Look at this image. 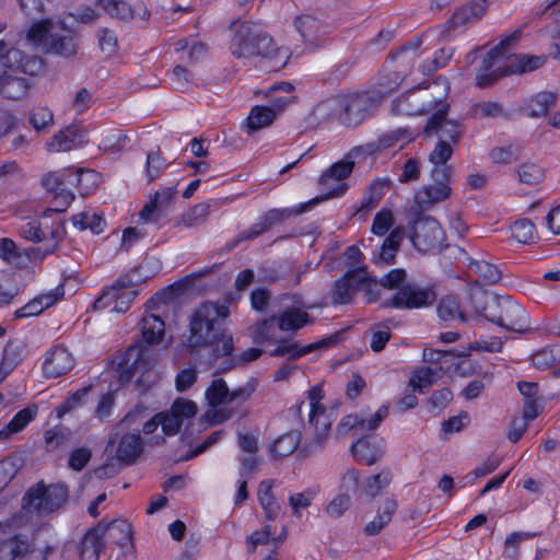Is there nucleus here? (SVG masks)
Returning a JSON list of instances; mask_svg holds the SVG:
<instances>
[{
    "instance_id": "nucleus-1",
    "label": "nucleus",
    "mask_w": 560,
    "mask_h": 560,
    "mask_svg": "<svg viewBox=\"0 0 560 560\" xmlns=\"http://www.w3.org/2000/svg\"><path fill=\"white\" fill-rule=\"evenodd\" d=\"M229 316V307L212 302L200 304L189 317L185 346L192 352L210 349L213 358L230 355L233 351L232 334L220 328V322Z\"/></svg>"
},
{
    "instance_id": "nucleus-2",
    "label": "nucleus",
    "mask_w": 560,
    "mask_h": 560,
    "mask_svg": "<svg viewBox=\"0 0 560 560\" xmlns=\"http://www.w3.org/2000/svg\"><path fill=\"white\" fill-rule=\"evenodd\" d=\"M518 38L513 33L493 47L482 60V66L476 74V84L487 86L499 78L510 74H523L540 68L545 58L532 55H516L509 49L510 45Z\"/></svg>"
},
{
    "instance_id": "nucleus-3",
    "label": "nucleus",
    "mask_w": 560,
    "mask_h": 560,
    "mask_svg": "<svg viewBox=\"0 0 560 560\" xmlns=\"http://www.w3.org/2000/svg\"><path fill=\"white\" fill-rule=\"evenodd\" d=\"M231 52L236 58L258 56L271 71L285 67L290 58L288 47L277 45L269 35L248 22L237 26L231 43Z\"/></svg>"
},
{
    "instance_id": "nucleus-4",
    "label": "nucleus",
    "mask_w": 560,
    "mask_h": 560,
    "mask_svg": "<svg viewBox=\"0 0 560 560\" xmlns=\"http://www.w3.org/2000/svg\"><path fill=\"white\" fill-rule=\"evenodd\" d=\"M40 67V59L24 56L20 49L0 39V96L10 100L25 97L30 83L19 74L33 75Z\"/></svg>"
},
{
    "instance_id": "nucleus-5",
    "label": "nucleus",
    "mask_w": 560,
    "mask_h": 560,
    "mask_svg": "<svg viewBox=\"0 0 560 560\" xmlns=\"http://www.w3.org/2000/svg\"><path fill=\"white\" fill-rule=\"evenodd\" d=\"M474 313L508 330L523 332L528 329L524 308L508 295H495L481 288L470 290Z\"/></svg>"
},
{
    "instance_id": "nucleus-6",
    "label": "nucleus",
    "mask_w": 560,
    "mask_h": 560,
    "mask_svg": "<svg viewBox=\"0 0 560 560\" xmlns=\"http://www.w3.org/2000/svg\"><path fill=\"white\" fill-rule=\"evenodd\" d=\"M20 235L31 242L42 243L31 249V255L35 259H43L52 254L58 243L65 236V224L55 210L46 211L40 218L23 222L19 229Z\"/></svg>"
},
{
    "instance_id": "nucleus-7",
    "label": "nucleus",
    "mask_w": 560,
    "mask_h": 560,
    "mask_svg": "<svg viewBox=\"0 0 560 560\" xmlns=\"http://www.w3.org/2000/svg\"><path fill=\"white\" fill-rule=\"evenodd\" d=\"M254 392L255 385L250 382L231 390L224 380H213L205 392L206 400L211 407L206 413L207 420L211 424L230 420L234 416V408L226 406L234 405V407H238L243 405Z\"/></svg>"
},
{
    "instance_id": "nucleus-8",
    "label": "nucleus",
    "mask_w": 560,
    "mask_h": 560,
    "mask_svg": "<svg viewBox=\"0 0 560 560\" xmlns=\"http://www.w3.org/2000/svg\"><path fill=\"white\" fill-rule=\"evenodd\" d=\"M27 43L46 54H55L65 58L72 57L78 51V43L63 25L51 19L32 24L26 33Z\"/></svg>"
},
{
    "instance_id": "nucleus-9",
    "label": "nucleus",
    "mask_w": 560,
    "mask_h": 560,
    "mask_svg": "<svg viewBox=\"0 0 560 560\" xmlns=\"http://www.w3.org/2000/svg\"><path fill=\"white\" fill-rule=\"evenodd\" d=\"M69 489L63 482L46 485L43 480L30 487L22 498V506L30 513L47 516L67 503Z\"/></svg>"
},
{
    "instance_id": "nucleus-10",
    "label": "nucleus",
    "mask_w": 560,
    "mask_h": 560,
    "mask_svg": "<svg viewBox=\"0 0 560 560\" xmlns=\"http://www.w3.org/2000/svg\"><path fill=\"white\" fill-rule=\"evenodd\" d=\"M371 154H373L371 145L357 147L349 151L341 161L334 163L319 179V188L325 198L342 195L347 189L346 179L351 174L355 162Z\"/></svg>"
},
{
    "instance_id": "nucleus-11",
    "label": "nucleus",
    "mask_w": 560,
    "mask_h": 560,
    "mask_svg": "<svg viewBox=\"0 0 560 560\" xmlns=\"http://www.w3.org/2000/svg\"><path fill=\"white\" fill-rule=\"evenodd\" d=\"M296 31L302 36L306 47L317 49L324 46L328 35L335 30L332 21L322 14L304 13L294 21Z\"/></svg>"
},
{
    "instance_id": "nucleus-12",
    "label": "nucleus",
    "mask_w": 560,
    "mask_h": 560,
    "mask_svg": "<svg viewBox=\"0 0 560 560\" xmlns=\"http://www.w3.org/2000/svg\"><path fill=\"white\" fill-rule=\"evenodd\" d=\"M137 295L138 290L135 287L117 280L103 290L93 306L95 310L109 308V312L125 313Z\"/></svg>"
},
{
    "instance_id": "nucleus-13",
    "label": "nucleus",
    "mask_w": 560,
    "mask_h": 560,
    "mask_svg": "<svg viewBox=\"0 0 560 560\" xmlns=\"http://www.w3.org/2000/svg\"><path fill=\"white\" fill-rule=\"evenodd\" d=\"M434 109L435 112L428 120L424 131L436 136L440 142H450L452 145L458 142L463 135V128L457 120L447 117V105L438 102Z\"/></svg>"
},
{
    "instance_id": "nucleus-14",
    "label": "nucleus",
    "mask_w": 560,
    "mask_h": 560,
    "mask_svg": "<svg viewBox=\"0 0 560 560\" xmlns=\"http://www.w3.org/2000/svg\"><path fill=\"white\" fill-rule=\"evenodd\" d=\"M411 241L418 249L429 250L442 245L444 231L434 218H420L413 225Z\"/></svg>"
},
{
    "instance_id": "nucleus-15",
    "label": "nucleus",
    "mask_w": 560,
    "mask_h": 560,
    "mask_svg": "<svg viewBox=\"0 0 560 560\" xmlns=\"http://www.w3.org/2000/svg\"><path fill=\"white\" fill-rule=\"evenodd\" d=\"M438 106V101L429 100L427 93L411 91L393 101L392 113L397 116H416L425 114Z\"/></svg>"
},
{
    "instance_id": "nucleus-16",
    "label": "nucleus",
    "mask_w": 560,
    "mask_h": 560,
    "mask_svg": "<svg viewBox=\"0 0 560 560\" xmlns=\"http://www.w3.org/2000/svg\"><path fill=\"white\" fill-rule=\"evenodd\" d=\"M183 422L170 411L156 413L143 425L144 435L149 436L148 442L159 444L166 435H175L179 432Z\"/></svg>"
},
{
    "instance_id": "nucleus-17",
    "label": "nucleus",
    "mask_w": 560,
    "mask_h": 560,
    "mask_svg": "<svg viewBox=\"0 0 560 560\" xmlns=\"http://www.w3.org/2000/svg\"><path fill=\"white\" fill-rule=\"evenodd\" d=\"M435 300L431 288L409 284L402 287L392 299V306L397 308L425 307Z\"/></svg>"
},
{
    "instance_id": "nucleus-18",
    "label": "nucleus",
    "mask_w": 560,
    "mask_h": 560,
    "mask_svg": "<svg viewBox=\"0 0 560 560\" xmlns=\"http://www.w3.org/2000/svg\"><path fill=\"white\" fill-rule=\"evenodd\" d=\"M283 311L277 316L278 328L282 331H296L311 322L310 315L301 301L285 296Z\"/></svg>"
},
{
    "instance_id": "nucleus-19",
    "label": "nucleus",
    "mask_w": 560,
    "mask_h": 560,
    "mask_svg": "<svg viewBox=\"0 0 560 560\" xmlns=\"http://www.w3.org/2000/svg\"><path fill=\"white\" fill-rule=\"evenodd\" d=\"M71 168L48 173L43 177V186L56 199L60 211L61 208L68 207L73 200V194L68 188V178Z\"/></svg>"
},
{
    "instance_id": "nucleus-20",
    "label": "nucleus",
    "mask_w": 560,
    "mask_h": 560,
    "mask_svg": "<svg viewBox=\"0 0 560 560\" xmlns=\"http://www.w3.org/2000/svg\"><path fill=\"white\" fill-rule=\"evenodd\" d=\"M65 291L62 287H56L48 291L42 292L28 301L25 305L18 308L13 313L15 319L30 318L40 315L45 310L51 307L62 299Z\"/></svg>"
},
{
    "instance_id": "nucleus-21",
    "label": "nucleus",
    "mask_w": 560,
    "mask_h": 560,
    "mask_svg": "<svg viewBox=\"0 0 560 560\" xmlns=\"http://www.w3.org/2000/svg\"><path fill=\"white\" fill-rule=\"evenodd\" d=\"M486 10V0H474L466 5H463L453 14L447 27L442 32V37L447 40L452 39L453 34L451 28L456 31L478 21L485 14Z\"/></svg>"
},
{
    "instance_id": "nucleus-22",
    "label": "nucleus",
    "mask_w": 560,
    "mask_h": 560,
    "mask_svg": "<svg viewBox=\"0 0 560 560\" xmlns=\"http://www.w3.org/2000/svg\"><path fill=\"white\" fill-rule=\"evenodd\" d=\"M365 96L362 94L336 97L323 103L318 110L331 109L335 117L342 118L346 115L349 120H358L362 117Z\"/></svg>"
},
{
    "instance_id": "nucleus-23",
    "label": "nucleus",
    "mask_w": 560,
    "mask_h": 560,
    "mask_svg": "<svg viewBox=\"0 0 560 560\" xmlns=\"http://www.w3.org/2000/svg\"><path fill=\"white\" fill-rule=\"evenodd\" d=\"M162 313L160 306L147 305L140 325L142 338L148 345H156L163 340L165 324L162 319Z\"/></svg>"
},
{
    "instance_id": "nucleus-24",
    "label": "nucleus",
    "mask_w": 560,
    "mask_h": 560,
    "mask_svg": "<svg viewBox=\"0 0 560 560\" xmlns=\"http://www.w3.org/2000/svg\"><path fill=\"white\" fill-rule=\"evenodd\" d=\"M175 195V186L160 188L154 194L153 199L140 211V220H142L144 223H156L161 218L165 215V212Z\"/></svg>"
},
{
    "instance_id": "nucleus-25",
    "label": "nucleus",
    "mask_w": 560,
    "mask_h": 560,
    "mask_svg": "<svg viewBox=\"0 0 560 560\" xmlns=\"http://www.w3.org/2000/svg\"><path fill=\"white\" fill-rule=\"evenodd\" d=\"M74 366V359L67 348L57 346L47 352L43 370L47 377L67 374Z\"/></svg>"
},
{
    "instance_id": "nucleus-26",
    "label": "nucleus",
    "mask_w": 560,
    "mask_h": 560,
    "mask_svg": "<svg viewBox=\"0 0 560 560\" xmlns=\"http://www.w3.org/2000/svg\"><path fill=\"white\" fill-rule=\"evenodd\" d=\"M438 315L444 322H468L474 315L471 300L469 306L460 305L455 296L446 295L442 298L438 304Z\"/></svg>"
},
{
    "instance_id": "nucleus-27",
    "label": "nucleus",
    "mask_w": 560,
    "mask_h": 560,
    "mask_svg": "<svg viewBox=\"0 0 560 560\" xmlns=\"http://www.w3.org/2000/svg\"><path fill=\"white\" fill-rule=\"evenodd\" d=\"M34 550V544L25 534H16L0 540V560L23 558Z\"/></svg>"
},
{
    "instance_id": "nucleus-28",
    "label": "nucleus",
    "mask_w": 560,
    "mask_h": 560,
    "mask_svg": "<svg viewBox=\"0 0 560 560\" xmlns=\"http://www.w3.org/2000/svg\"><path fill=\"white\" fill-rule=\"evenodd\" d=\"M96 527H102V540L114 547H119L127 541L132 540L131 524L125 520H115L108 524L100 523Z\"/></svg>"
},
{
    "instance_id": "nucleus-29",
    "label": "nucleus",
    "mask_w": 560,
    "mask_h": 560,
    "mask_svg": "<svg viewBox=\"0 0 560 560\" xmlns=\"http://www.w3.org/2000/svg\"><path fill=\"white\" fill-rule=\"evenodd\" d=\"M453 147L450 142H438L434 149L429 154V161L433 165L432 176L435 180L440 178L446 179L450 175L451 168L446 165L452 156Z\"/></svg>"
},
{
    "instance_id": "nucleus-30",
    "label": "nucleus",
    "mask_w": 560,
    "mask_h": 560,
    "mask_svg": "<svg viewBox=\"0 0 560 560\" xmlns=\"http://www.w3.org/2000/svg\"><path fill=\"white\" fill-rule=\"evenodd\" d=\"M397 508L398 503L395 499L388 498L384 500L378 508L374 520L364 526V534L368 536H376L380 534L382 529L390 523Z\"/></svg>"
},
{
    "instance_id": "nucleus-31",
    "label": "nucleus",
    "mask_w": 560,
    "mask_h": 560,
    "mask_svg": "<svg viewBox=\"0 0 560 560\" xmlns=\"http://www.w3.org/2000/svg\"><path fill=\"white\" fill-rule=\"evenodd\" d=\"M404 237V230L395 228L390 231L389 235L384 240L378 252L373 254L372 260L374 264H393L395 255Z\"/></svg>"
},
{
    "instance_id": "nucleus-32",
    "label": "nucleus",
    "mask_w": 560,
    "mask_h": 560,
    "mask_svg": "<svg viewBox=\"0 0 560 560\" xmlns=\"http://www.w3.org/2000/svg\"><path fill=\"white\" fill-rule=\"evenodd\" d=\"M105 550V541L102 540V527H94L86 532L81 540L80 560H98Z\"/></svg>"
},
{
    "instance_id": "nucleus-33",
    "label": "nucleus",
    "mask_w": 560,
    "mask_h": 560,
    "mask_svg": "<svg viewBox=\"0 0 560 560\" xmlns=\"http://www.w3.org/2000/svg\"><path fill=\"white\" fill-rule=\"evenodd\" d=\"M283 212L284 211L277 209L270 210L265 217H262L258 222L253 224L248 230L241 232L231 244V247L236 246L241 242L257 237L258 235L267 231L273 222L281 220L283 218Z\"/></svg>"
},
{
    "instance_id": "nucleus-34",
    "label": "nucleus",
    "mask_w": 560,
    "mask_h": 560,
    "mask_svg": "<svg viewBox=\"0 0 560 560\" xmlns=\"http://www.w3.org/2000/svg\"><path fill=\"white\" fill-rule=\"evenodd\" d=\"M37 406L32 405L20 410L2 429L0 440H7L13 434L21 432L37 415Z\"/></svg>"
},
{
    "instance_id": "nucleus-35",
    "label": "nucleus",
    "mask_w": 560,
    "mask_h": 560,
    "mask_svg": "<svg viewBox=\"0 0 560 560\" xmlns=\"http://www.w3.org/2000/svg\"><path fill=\"white\" fill-rule=\"evenodd\" d=\"M451 191L448 184L439 182L418 190L415 198L421 207H428L447 199Z\"/></svg>"
},
{
    "instance_id": "nucleus-36",
    "label": "nucleus",
    "mask_w": 560,
    "mask_h": 560,
    "mask_svg": "<svg viewBox=\"0 0 560 560\" xmlns=\"http://www.w3.org/2000/svg\"><path fill=\"white\" fill-rule=\"evenodd\" d=\"M279 345L270 352L272 357H287L289 359H299L310 352H313L327 345L326 340L312 342L305 346H300L296 342L285 343L278 342Z\"/></svg>"
},
{
    "instance_id": "nucleus-37",
    "label": "nucleus",
    "mask_w": 560,
    "mask_h": 560,
    "mask_svg": "<svg viewBox=\"0 0 560 560\" xmlns=\"http://www.w3.org/2000/svg\"><path fill=\"white\" fill-rule=\"evenodd\" d=\"M78 129L67 127L56 133L47 143L46 148L49 152H67L79 145Z\"/></svg>"
},
{
    "instance_id": "nucleus-38",
    "label": "nucleus",
    "mask_w": 560,
    "mask_h": 560,
    "mask_svg": "<svg viewBox=\"0 0 560 560\" xmlns=\"http://www.w3.org/2000/svg\"><path fill=\"white\" fill-rule=\"evenodd\" d=\"M558 95L550 92H540L526 101L525 109L530 117H541L549 108L556 106Z\"/></svg>"
},
{
    "instance_id": "nucleus-39",
    "label": "nucleus",
    "mask_w": 560,
    "mask_h": 560,
    "mask_svg": "<svg viewBox=\"0 0 560 560\" xmlns=\"http://www.w3.org/2000/svg\"><path fill=\"white\" fill-rule=\"evenodd\" d=\"M275 120V112L267 106H254L244 124V128L248 135L268 127Z\"/></svg>"
},
{
    "instance_id": "nucleus-40",
    "label": "nucleus",
    "mask_w": 560,
    "mask_h": 560,
    "mask_svg": "<svg viewBox=\"0 0 560 560\" xmlns=\"http://www.w3.org/2000/svg\"><path fill=\"white\" fill-rule=\"evenodd\" d=\"M72 223L79 230H90L94 234H100L106 226L104 217L93 210H85L72 217Z\"/></svg>"
},
{
    "instance_id": "nucleus-41",
    "label": "nucleus",
    "mask_w": 560,
    "mask_h": 560,
    "mask_svg": "<svg viewBox=\"0 0 560 560\" xmlns=\"http://www.w3.org/2000/svg\"><path fill=\"white\" fill-rule=\"evenodd\" d=\"M139 457H107L105 464L96 467L94 474L98 479L110 478L122 468L135 465Z\"/></svg>"
},
{
    "instance_id": "nucleus-42",
    "label": "nucleus",
    "mask_w": 560,
    "mask_h": 560,
    "mask_svg": "<svg viewBox=\"0 0 560 560\" xmlns=\"http://www.w3.org/2000/svg\"><path fill=\"white\" fill-rule=\"evenodd\" d=\"M440 374L441 369L420 368L411 374L408 386L413 390L422 392L433 385L440 377Z\"/></svg>"
},
{
    "instance_id": "nucleus-43",
    "label": "nucleus",
    "mask_w": 560,
    "mask_h": 560,
    "mask_svg": "<svg viewBox=\"0 0 560 560\" xmlns=\"http://www.w3.org/2000/svg\"><path fill=\"white\" fill-rule=\"evenodd\" d=\"M129 141V137L122 130L110 129L104 132L98 148L103 151L116 153L124 150Z\"/></svg>"
},
{
    "instance_id": "nucleus-44",
    "label": "nucleus",
    "mask_w": 560,
    "mask_h": 560,
    "mask_svg": "<svg viewBox=\"0 0 560 560\" xmlns=\"http://www.w3.org/2000/svg\"><path fill=\"white\" fill-rule=\"evenodd\" d=\"M68 183L70 185H78L80 192L88 195L98 184V174L93 171H74L71 168Z\"/></svg>"
},
{
    "instance_id": "nucleus-45",
    "label": "nucleus",
    "mask_w": 560,
    "mask_h": 560,
    "mask_svg": "<svg viewBox=\"0 0 560 560\" xmlns=\"http://www.w3.org/2000/svg\"><path fill=\"white\" fill-rule=\"evenodd\" d=\"M140 354L142 353L137 348L128 349L125 358L126 368L120 366L118 372L121 383L129 382L136 373L143 370L144 365L143 362L139 359Z\"/></svg>"
},
{
    "instance_id": "nucleus-46",
    "label": "nucleus",
    "mask_w": 560,
    "mask_h": 560,
    "mask_svg": "<svg viewBox=\"0 0 560 560\" xmlns=\"http://www.w3.org/2000/svg\"><path fill=\"white\" fill-rule=\"evenodd\" d=\"M300 443V434L298 432H290L280 435L270 445L269 451L272 455H292Z\"/></svg>"
},
{
    "instance_id": "nucleus-47",
    "label": "nucleus",
    "mask_w": 560,
    "mask_h": 560,
    "mask_svg": "<svg viewBox=\"0 0 560 560\" xmlns=\"http://www.w3.org/2000/svg\"><path fill=\"white\" fill-rule=\"evenodd\" d=\"M536 533L532 532H513L504 541L502 557L504 560H517L520 557L518 545L525 539H532Z\"/></svg>"
},
{
    "instance_id": "nucleus-48",
    "label": "nucleus",
    "mask_w": 560,
    "mask_h": 560,
    "mask_svg": "<svg viewBox=\"0 0 560 560\" xmlns=\"http://www.w3.org/2000/svg\"><path fill=\"white\" fill-rule=\"evenodd\" d=\"M258 501L266 513V517L270 521L275 520L279 512V506L275 502L273 495L271 493L270 481L262 480L260 482L258 488Z\"/></svg>"
},
{
    "instance_id": "nucleus-49",
    "label": "nucleus",
    "mask_w": 560,
    "mask_h": 560,
    "mask_svg": "<svg viewBox=\"0 0 560 560\" xmlns=\"http://www.w3.org/2000/svg\"><path fill=\"white\" fill-rule=\"evenodd\" d=\"M512 237L521 244H530L536 240L535 225L528 219H520L511 226Z\"/></svg>"
},
{
    "instance_id": "nucleus-50",
    "label": "nucleus",
    "mask_w": 560,
    "mask_h": 560,
    "mask_svg": "<svg viewBox=\"0 0 560 560\" xmlns=\"http://www.w3.org/2000/svg\"><path fill=\"white\" fill-rule=\"evenodd\" d=\"M351 504L350 494L340 492L327 503L324 513L328 517L336 520L341 517L350 509Z\"/></svg>"
},
{
    "instance_id": "nucleus-51",
    "label": "nucleus",
    "mask_w": 560,
    "mask_h": 560,
    "mask_svg": "<svg viewBox=\"0 0 560 560\" xmlns=\"http://www.w3.org/2000/svg\"><path fill=\"white\" fill-rule=\"evenodd\" d=\"M308 423L314 427L317 440L320 442L329 431L332 420L327 413L326 408L323 407L316 410L315 413H313V410H310Z\"/></svg>"
},
{
    "instance_id": "nucleus-52",
    "label": "nucleus",
    "mask_w": 560,
    "mask_h": 560,
    "mask_svg": "<svg viewBox=\"0 0 560 560\" xmlns=\"http://www.w3.org/2000/svg\"><path fill=\"white\" fill-rule=\"evenodd\" d=\"M277 320L276 316H272L268 319L262 320L259 323L254 332L253 338L255 342L264 343V342H272L278 343L279 339L276 334V327L275 322Z\"/></svg>"
},
{
    "instance_id": "nucleus-53",
    "label": "nucleus",
    "mask_w": 560,
    "mask_h": 560,
    "mask_svg": "<svg viewBox=\"0 0 560 560\" xmlns=\"http://www.w3.org/2000/svg\"><path fill=\"white\" fill-rule=\"evenodd\" d=\"M209 214V206L206 203H198L189 208L179 221V225L185 228H194L203 223Z\"/></svg>"
},
{
    "instance_id": "nucleus-54",
    "label": "nucleus",
    "mask_w": 560,
    "mask_h": 560,
    "mask_svg": "<svg viewBox=\"0 0 560 560\" xmlns=\"http://www.w3.org/2000/svg\"><path fill=\"white\" fill-rule=\"evenodd\" d=\"M395 223L394 214L389 209L380 210L372 222L371 232L377 236H384Z\"/></svg>"
},
{
    "instance_id": "nucleus-55",
    "label": "nucleus",
    "mask_w": 560,
    "mask_h": 560,
    "mask_svg": "<svg viewBox=\"0 0 560 560\" xmlns=\"http://www.w3.org/2000/svg\"><path fill=\"white\" fill-rule=\"evenodd\" d=\"M518 180L526 185L538 184L544 178V171L534 163H523L517 167Z\"/></svg>"
},
{
    "instance_id": "nucleus-56",
    "label": "nucleus",
    "mask_w": 560,
    "mask_h": 560,
    "mask_svg": "<svg viewBox=\"0 0 560 560\" xmlns=\"http://www.w3.org/2000/svg\"><path fill=\"white\" fill-rule=\"evenodd\" d=\"M142 441L140 434L128 433L125 434L117 448L116 455H139L142 452Z\"/></svg>"
},
{
    "instance_id": "nucleus-57",
    "label": "nucleus",
    "mask_w": 560,
    "mask_h": 560,
    "mask_svg": "<svg viewBox=\"0 0 560 560\" xmlns=\"http://www.w3.org/2000/svg\"><path fill=\"white\" fill-rule=\"evenodd\" d=\"M101 5L112 18L128 20L132 16V10L125 1L101 0Z\"/></svg>"
},
{
    "instance_id": "nucleus-58",
    "label": "nucleus",
    "mask_w": 560,
    "mask_h": 560,
    "mask_svg": "<svg viewBox=\"0 0 560 560\" xmlns=\"http://www.w3.org/2000/svg\"><path fill=\"white\" fill-rule=\"evenodd\" d=\"M354 271H349L342 279L336 282L332 290V301L335 304H347L352 299V291L349 284L350 278Z\"/></svg>"
},
{
    "instance_id": "nucleus-59",
    "label": "nucleus",
    "mask_w": 560,
    "mask_h": 560,
    "mask_svg": "<svg viewBox=\"0 0 560 560\" xmlns=\"http://www.w3.org/2000/svg\"><path fill=\"white\" fill-rule=\"evenodd\" d=\"M30 122L35 130L42 131L54 124V114L47 107H35L31 113Z\"/></svg>"
},
{
    "instance_id": "nucleus-60",
    "label": "nucleus",
    "mask_w": 560,
    "mask_h": 560,
    "mask_svg": "<svg viewBox=\"0 0 560 560\" xmlns=\"http://www.w3.org/2000/svg\"><path fill=\"white\" fill-rule=\"evenodd\" d=\"M472 114L480 118H498L504 115L503 107L497 102H480L472 106Z\"/></svg>"
},
{
    "instance_id": "nucleus-61",
    "label": "nucleus",
    "mask_w": 560,
    "mask_h": 560,
    "mask_svg": "<svg viewBox=\"0 0 560 560\" xmlns=\"http://www.w3.org/2000/svg\"><path fill=\"white\" fill-rule=\"evenodd\" d=\"M89 393L88 387H83L71 394L59 407L56 408L57 417L60 419L71 410L77 409L83 404V399Z\"/></svg>"
},
{
    "instance_id": "nucleus-62",
    "label": "nucleus",
    "mask_w": 560,
    "mask_h": 560,
    "mask_svg": "<svg viewBox=\"0 0 560 560\" xmlns=\"http://www.w3.org/2000/svg\"><path fill=\"white\" fill-rule=\"evenodd\" d=\"M474 269L485 281L489 283H495L501 278V271L499 268L488 261L477 260L471 264Z\"/></svg>"
},
{
    "instance_id": "nucleus-63",
    "label": "nucleus",
    "mask_w": 560,
    "mask_h": 560,
    "mask_svg": "<svg viewBox=\"0 0 560 560\" xmlns=\"http://www.w3.org/2000/svg\"><path fill=\"white\" fill-rule=\"evenodd\" d=\"M176 50L183 51V60L195 61L205 55L206 47L197 42L189 44L186 39H180L176 44Z\"/></svg>"
},
{
    "instance_id": "nucleus-64",
    "label": "nucleus",
    "mask_w": 560,
    "mask_h": 560,
    "mask_svg": "<svg viewBox=\"0 0 560 560\" xmlns=\"http://www.w3.org/2000/svg\"><path fill=\"white\" fill-rule=\"evenodd\" d=\"M171 412L184 422L197 413V406L189 399L178 398L173 402Z\"/></svg>"
}]
</instances>
